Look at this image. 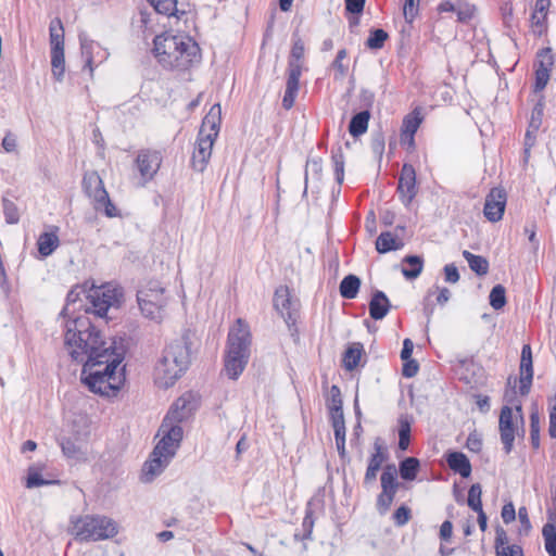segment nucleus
<instances>
[{
    "label": "nucleus",
    "mask_w": 556,
    "mask_h": 556,
    "mask_svg": "<svg viewBox=\"0 0 556 556\" xmlns=\"http://www.w3.org/2000/svg\"><path fill=\"white\" fill-rule=\"evenodd\" d=\"M419 469V460L415 457H407L400 464V475L404 480H414Z\"/></svg>",
    "instance_id": "nucleus-38"
},
{
    "label": "nucleus",
    "mask_w": 556,
    "mask_h": 556,
    "mask_svg": "<svg viewBox=\"0 0 556 556\" xmlns=\"http://www.w3.org/2000/svg\"><path fill=\"white\" fill-rule=\"evenodd\" d=\"M122 296V291L114 286L92 287L87 294L90 306L86 313L92 312L99 317H104L110 308L118 307Z\"/></svg>",
    "instance_id": "nucleus-11"
},
{
    "label": "nucleus",
    "mask_w": 556,
    "mask_h": 556,
    "mask_svg": "<svg viewBox=\"0 0 556 556\" xmlns=\"http://www.w3.org/2000/svg\"><path fill=\"white\" fill-rule=\"evenodd\" d=\"M448 467L459 473L464 478H468L471 473V465L468 457L460 452H453L446 458Z\"/></svg>",
    "instance_id": "nucleus-28"
},
{
    "label": "nucleus",
    "mask_w": 556,
    "mask_h": 556,
    "mask_svg": "<svg viewBox=\"0 0 556 556\" xmlns=\"http://www.w3.org/2000/svg\"><path fill=\"white\" fill-rule=\"evenodd\" d=\"M445 281L456 283L459 280L457 267L454 264H447L444 267Z\"/></svg>",
    "instance_id": "nucleus-63"
},
{
    "label": "nucleus",
    "mask_w": 556,
    "mask_h": 556,
    "mask_svg": "<svg viewBox=\"0 0 556 556\" xmlns=\"http://www.w3.org/2000/svg\"><path fill=\"white\" fill-rule=\"evenodd\" d=\"M477 13V8L475 4L469 3L467 1H457L456 7V15L457 20L462 23H467L471 21Z\"/></svg>",
    "instance_id": "nucleus-41"
},
{
    "label": "nucleus",
    "mask_w": 556,
    "mask_h": 556,
    "mask_svg": "<svg viewBox=\"0 0 556 556\" xmlns=\"http://www.w3.org/2000/svg\"><path fill=\"white\" fill-rule=\"evenodd\" d=\"M250 357L242 354H235L232 351L226 350L225 354V372L230 379H238V377L245 369Z\"/></svg>",
    "instance_id": "nucleus-22"
},
{
    "label": "nucleus",
    "mask_w": 556,
    "mask_h": 556,
    "mask_svg": "<svg viewBox=\"0 0 556 556\" xmlns=\"http://www.w3.org/2000/svg\"><path fill=\"white\" fill-rule=\"evenodd\" d=\"M390 301L382 291H376L369 303V314L375 320L386 317L390 309Z\"/></svg>",
    "instance_id": "nucleus-27"
},
{
    "label": "nucleus",
    "mask_w": 556,
    "mask_h": 556,
    "mask_svg": "<svg viewBox=\"0 0 556 556\" xmlns=\"http://www.w3.org/2000/svg\"><path fill=\"white\" fill-rule=\"evenodd\" d=\"M182 434L180 425L163 420L156 434L159 441L142 468L144 482H151L168 466L180 445Z\"/></svg>",
    "instance_id": "nucleus-4"
},
{
    "label": "nucleus",
    "mask_w": 556,
    "mask_h": 556,
    "mask_svg": "<svg viewBox=\"0 0 556 556\" xmlns=\"http://www.w3.org/2000/svg\"><path fill=\"white\" fill-rule=\"evenodd\" d=\"M481 495V485L479 483L472 484L468 491L467 504L475 511L482 509Z\"/></svg>",
    "instance_id": "nucleus-44"
},
{
    "label": "nucleus",
    "mask_w": 556,
    "mask_h": 556,
    "mask_svg": "<svg viewBox=\"0 0 556 556\" xmlns=\"http://www.w3.org/2000/svg\"><path fill=\"white\" fill-rule=\"evenodd\" d=\"M419 1L420 0H405L403 13L406 21L412 22L415 18L418 12Z\"/></svg>",
    "instance_id": "nucleus-55"
},
{
    "label": "nucleus",
    "mask_w": 556,
    "mask_h": 556,
    "mask_svg": "<svg viewBox=\"0 0 556 556\" xmlns=\"http://www.w3.org/2000/svg\"><path fill=\"white\" fill-rule=\"evenodd\" d=\"M83 188L89 199L92 200L96 211H103L106 217L119 216V211L112 203L104 184L94 170L87 172L83 178Z\"/></svg>",
    "instance_id": "nucleus-10"
},
{
    "label": "nucleus",
    "mask_w": 556,
    "mask_h": 556,
    "mask_svg": "<svg viewBox=\"0 0 556 556\" xmlns=\"http://www.w3.org/2000/svg\"><path fill=\"white\" fill-rule=\"evenodd\" d=\"M45 469L46 465L42 463H36L30 465L26 470L25 488L36 489L55 483L56 481L48 479L43 476Z\"/></svg>",
    "instance_id": "nucleus-23"
},
{
    "label": "nucleus",
    "mask_w": 556,
    "mask_h": 556,
    "mask_svg": "<svg viewBox=\"0 0 556 556\" xmlns=\"http://www.w3.org/2000/svg\"><path fill=\"white\" fill-rule=\"evenodd\" d=\"M403 264L405 266L402 268V274L407 279L417 278L424 268V261L420 256L417 255H408L404 257Z\"/></svg>",
    "instance_id": "nucleus-31"
},
{
    "label": "nucleus",
    "mask_w": 556,
    "mask_h": 556,
    "mask_svg": "<svg viewBox=\"0 0 556 556\" xmlns=\"http://www.w3.org/2000/svg\"><path fill=\"white\" fill-rule=\"evenodd\" d=\"M530 439L532 446L538 448L540 446V417L536 412L530 416Z\"/></svg>",
    "instance_id": "nucleus-48"
},
{
    "label": "nucleus",
    "mask_w": 556,
    "mask_h": 556,
    "mask_svg": "<svg viewBox=\"0 0 556 556\" xmlns=\"http://www.w3.org/2000/svg\"><path fill=\"white\" fill-rule=\"evenodd\" d=\"M533 379L532 352L529 344L522 346L520 359V387L519 391L522 395L529 393Z\"/></svg>",
    "instance_id": "nucleus-19"
},
{
    "label": "nucleus",
    "mask_w": 556,
    "mask_h": 556,
    "mask_svg": "<svg viewBox=\"0 0 556 556\" xmlns=\"http://www.w3.org/2000/svg\"><path fill=\"white\" fill-rule=\"evenodd\" d=\"M422 122L420 110L415 109L408 114L402 126L401 140L407 142L409 146H414V136Z\"/></svg>",
    "instance_id": "nucleus-24"
},
{
    "label": "nucleus",
    "mask_w": 556,
    "mask_h": 556,
    "mask_svg": "<svg viewBox=\"0 0 556 556\" xmlns=\"http://www.w3.org/2000/svg\"><path fill=\"white\" fill-rule=\"evenodd\" d=\"M154 10L167 16L176 15L177 10V0H148Z\"/></svg>",
    "instance_id": "nucleus-42"
},
{
    "label": "nucleus",
    "mask_w": 556,
    "mask_h": 556,
    "mask_svg": "<svg viewBox=\"0 0 556 556\" xmlns=\"http://www.w3.org/2000/svg\"><path fill=\"white\" fill-rule=\"evenodd\" d=\"M152 53L169 71H188L201 60L200 48L191 37L168 31L155 36Z\"/></svg>",
    "instance_id": "nucleus-3"
},
{
    "label": "nucleus",
    "mask_w": 556,
    "mask_h": 556,
    "mask_svg": "<svg viewBox=\"0 0 556 556\" xmlns=\"http://www.w3.org/2000/svg\"><path fill=\"white\" fill-rule=\"evenodd\" d=\"M506 206V192L502 188H493L485 198L483 213L492 223L502 219Z\"/></svg>",
    "instance_id": "nucleus-17"
},
{
    "label": "nucleus",
    "mask_w": 556,
    "mask_h": 556,
    "mask_svg": "<svg viewBox=\"0 0 556 556\" xmlns=\"http://www.w3.org/2000/svg\"><path fill=\"white\" fill-rule=\"evenodd\" d=\"M162 154L156 150L144 149L138 152L136 165L143 182L151 180L160 169Z\"/></svg>",
    "instance_id": "nucleus-15"
},
{
    "label": "nucleus",
    "mask_w": 556,
    "mask_h": 556,
    "mask_svg": "<svg viewBox=\"0 0 556 556\" xmlns=\"http://www.w3.org/2000/svg\"><path fill=\"white\" fill-rule=\"evenodd\" d=\"M548 433L552 438H556V403L549 407Z\"/></svg>",
    "instance_id": "nucleus-64"
},
{
    "label": "nucleus",
    "mask_w": 556,
    "mask_h": 556,
    "mask_svg": "<svg viewBox=\"0 0 556 556\" xmlns=\"http://www.w3.org/2000/svg\"><path fill=\"white\" fill-rule=\"evenodd\" d=\"M252 336L249 325L241 318H238L235 325L229 329L227 339V349L235 354L251 356Z\"/></svg>",
    "instance_id": "nucleus-13"
},
{
    "label": "nucleus",
    "mask_w": 556,
    "mask_h": 556,
    "mask_svg": "<svg viewBox=\"0 0 556 556\" xmlns=\"http://www.w3.org/2000/svg\"><path fill=\"white\" fill-rule=\"evenodd\" d=\"M539 58V65L536 68L546 67L547 72H551V68L553 66V56L551 54L549 49L541 50L538 54Z\"/></svg>",
    "instance_id": "nucleus-56"
},
{
    "label": "nucleus",
    "mask_w": 556,
    "mask_h": 556,
    "mask_svg": "<svg viewBox=\"0 0 556 556\" xmlns=\"http://www.w3.org/2000/svg\"><path fill=\"white\" fill-rule=\"evenodd\" d=\"M518 554H521V548L518 545L496 547V556H517Z\"/></svg>",
    "instance_id": "nucleus-61"
},
{
    "label": "nucleus",
    "mask_w": 556,
    "mask_h": 556,
    "mask_svg": "<svg viewBox=\"0 0 556 556\" xmlns=\"http://www.w3.org/2000/svg\"><path fill=\"white\" fill-rule=\"evenodd\" d=\"M418 369H419V365L415 359L408 358L406 361H403L402 372H403L404 377H407V378L414 377L415 375H417Z\"/></svg>",
    "instance_id": "nucleus-58"
},
{
    "label": "nucleus",
    "mask_w": 556,
    "mask_h": 556,
    "mask_svg": "<svg viewBox=\"0 0 556 556\" xmlns=\"http://www.w3.org/2000/svg\"><path fill=\"white\" fill-rule=\"evenodd\" d=\"M274 306L283 318H291L295 309V301L286 286H280L274 294Z\"/></svg>",
    "instance_id": "nucleus-21"
},
{
    "label": "nucleus",
    "mask_w": 556,
    "mask_h": 556,
    "mask_svg": "<svg viewBox=\"0 0 556 556\" xmlns=\"http://www.w3.org/2000/svg\"><path fill=\"white\" fill-rule=\"evenodd\" d=\"M50 50H64V27L60 18H54L49 25Z\"/></svg>",
    "instance_id": "nucleus-29"
},
{
    "label": "nucleus",
    "mask_w": 556,
    "mask_h": 556,
    "mask_svg": "<svg viewBox=\"0 0 556 556\" xmlns=\"http://www.w3.org/2000/svg\"><path fill=\"white\" fill-rule=\"evenodd\" d=\"M359 287V278L355 275H349L340 283V294L344 299H354L358 293Z\"/></svg>",
    "instance_id": "nucleus-35"
},
{
    "label": "nucleus",
    "mask_w": 556,
    "mask_h": 556,
    "mask_svg": "<svg viewBox=\"0 0 556 556\" xmlns=\"http://www.w3.org/2000/svg\"><path fill=\"white\" fill-rule=\"evenodd\" d=\"M50 54L52 75L58 81H62L65 74L64 50L50 51Z\"/></svg>",
    "instance_id": "nucleus-37"
},
{
    "label": "nucleus",
    "mask_w": 556,
    "mask_h": 556,
    "mask_svg": "<svg viewBox=\"0 0 556 556\" xmlns=\"http://www.w3.org/2000/svg\"><path fill=\"white\" fill-rule=\"evenodd\" d=\"M490 305L494 309H501L506 304V292L502 285H496L490 292Z\"/></svg>",
    "instance_id": "nucleus-43"
},
{
    "label": "nucleus",
    "mask_w": 556,
    "mask_h": 556,
    "mask_svg": "<svg viewBox=\"0 0 556 556\" xmlns=\"http://www.w3.org/2000/svg\"><path fill=\"white\" fill-rule=\"evenodd\" d=\"M197 408V402L191 393H185L175 401L164 420L179 425Z\"/></svg>",
    "instance_id": "nucleus-18"
},
{
    "label": "nucleus",
    "mask_w": 556,
    "mask_h": 556,
    "mask_svg": "<svg viewBox=\"0 0 556 556\" xmlns=\"http://www.w3.org/2000/svg\"><path fill=\"white\" fill-rule=\"evenodd\" d=\"M410 519V509L404 505L400 506L393 514V520L396 526L402 527Z\"/></svg>",
    "instance_id": "nucleus-53"
},
{
    "label": "nucleus",
    "mask_w": 556,
    "mask_h": 556,
    "mask_svg": "<svg viewBox=\"0 0 556 556\" xmlns=\"http://www.w3.org/2000/svg\"><path fill=\"white\" fill-rule=\"evenodd\" d=\"M401 247L402 243L399 238L389 231L381 232L376 240V250L379 253H387L393 250H397Z\"/></svg>",
    "instance_id": "nucleus-32"
},
{
    "label": "nucleus",
    "mask_w": 556,
    "mask_h": 556,
    "mask_svg": "<svg viewBox=\"0 0 556 556\" xmlns=\"http://www.w3.org/2000/svg\"><path fill=\"white\" fill-rule=\"evenodd\" d=\"M394 497L395 493L381 490L376 503L377 510L380 515L387 514L393 503Z\"/></svg>",
    "instance_id": "nucleus-47"
},
{
    "label": "nucleus",
    "mask_w": 556,
    "mask_h": 556,
    "mask_svg": "<svg viewBox=\"0 0 556 556\" xmlns=\"http://www.w3.org/2000/svg\"><path fill=\"white\" fill-rule=\"evenodd\" d=\"M388 39V34L383 29H375L370 33L366 46L369 49H381L384 45V41Z\"/></svg>",
    "instance_id": "nucleus-46"
},
{
    "label": "nucleus",
    "mask_w": 556,
    "mask_h": 556,
    "mask_svg": "<svg viewBox=\"0 0 556 556\" xmlns=\"http://www.w3.org/2000/svg\"><path fill=\"white\" fill-rule=\"evenodd\" d=\"M304 53L303 40L298 36H293V46L288 60L286 91L282 99V106L286 110H290L293 106L298 96L300 76L304 64Z\"/></svg>",
    "instance_id": "nucleus-9"
},
{
    "label": "nucleus",
    "mask_w": 556,
    "mask_h": 556,
    "mask_svg": "<svg viewBox=\"0 0 556 556\" xmlns=\"http://www.w3.org/2000/svg\"><path fill=\"white\" fill-rule=\"evenodd\" d=\"M542 534L546 552L549 556H556V527L552 523H546L543 527Z\"/></svg>",
    "instance_id": "nucleus-40"
},
{
    "label": "nucleus",
    "mask_w": 556,
    "mask_h": 556,
    "mask_svg": "<svg viewBox=\"0 0 556 556\" xmlns=\"http://www.w3.org/2000/svg\"><path fill=\"white\" fill-rule=\"evenodd\" d=\"M551 77V72H547L546 67L536 68L535 70V83H534V90L541 91L543 90Z\"/></svg>",
    "instance_id": "nucleus-51"
},
{
    "label": "nucleus",
    "mask_w": 556,
    "mask_h": 556,
    "mask_svg": "<svg viewBox=\"0 0 556 556\" xmlns=\"http://www.w3.org/2000/svg\"><path fill=\"white\" fill-rule=\"evenodd\" d=\"M549 5L551 0H535L530 17V26L532 33L536 36H542L546 31Z\"/></svg>",
    "instance_id": "nucleus-20"
},
{
    "label": "nucleus",
    "mask_w": 556,
    "mask_h": 556,
    "mask_svg": "<svg viewBox=\"0 0 556 556\" xmlns=\"http://www.w3.org/2000/svg\"><path fill=\"white\" fill-rule=\"evenodd\" d=\"M374 447L375 453L369 458L367 470L364 477V483L366 485L372 483L376 480L377 473L386 459V454L379 440L375 441Z\"/></svg>",
    "instance_id": "nucleus-25"
},
{
    "label": "nucleus",
    "mask_w": 556,
    "mask_h": 556,
    "mask_svg": "<svg viewBox=\"0 0 556 556\" xmlns=\"http://www.w3.org/2000/svg\"><path fill=\"white\" fill-rule=\"evenodd\" d=\"M62 452L67 458H79V447L72 440H64L61 443Z\"/></svg>",
    "instance_id": "nucleus-54"
},
{
    "label": "nucleus",
    "mask_w": 556,
    "mask_h": 556,
    "mask_svg": "<svg viewBox=\"0 0 556 556\" xmlns=\"http://www.w3.org/2000/svg\"><path fill=\"white\" fill-rule=\"evenodd\" d=\"M124 349L114 339H104L87 316L67 320L64 333V351L75 362L83 365L89 361L101 359L104 352Z\"/></svg>",
    "instance_id": "nucleus-1"
},
{
    "label": "nucleus",
    "mask_w": 556,
    "mask_h": 556,
    "mask_svg": "<svg viewBox=\"0 0 556 556\" xmlns=\"http://www.w3.org/2000/svg\"><path fill=\"white\" fill-rule=\"evenodd\" d=\"M348 56V52L345 49H341L338 51L334 61L332 62V68L334 70V79H343L349 70V64L345 63V59Z\"/></svg>",
    "instance_id": "nucleus-39"
},
{
    "label": "nucleus",
    "mask_w": 556,
    "mask_h": 556,
    "mask_svg": "<svg viewBox=\"0 0 556 556\" xmlns=\"http://www.w3.org/2000/svg\"><path fill=\"white\" fill-rule=\"evenodd\" d=\"M363 354V345L361 343L351 344L343 355V366L346 370L355 369L361 361Z\"/></svg>",
    "instance_id": "nucleus-33"
},
{
    "label": "nucleus",
    "mask_w": 556,
    "mask_h": 556,
    "mask_svg": "<svg viewBox=\"0 0 556 556\" xmlns=\"http://www.w3.org/2000/svg\"><path fill=\"white\" fill-rule=\"evenodd\" d=\"M68 531L78 542H98L114 538L118 525L104 515H83L71 518Z\"/></svg>",
    "instance_id": "nucleus-6"
},
{
    "label": "nucleus",
    "mask_w": 556,
    "mask_h": 556,
    "mask_svg": "<svg viewBox=\"0 0 556 556\" xmlns=\"http://www.w3.org/2000/svg\"><path fill=\"white\" fill-rule=\"evenodd\" d=\"M502 519L505 523H510L516 518V510L513 503L505 504L501 511Z\"/></svg>",
    "instance_id": "nucleus-60"
},
{
    "label": "nucleus",
    "mask_w": 556,
    "mask_h": 556,
    "mask_svg": "<svg viewBox=\"0 0 556 556\" xmlns=\"http://www.w3.org/2000/svg\"><path fill=\"white\" fill-rule=\"evenodd\" d=\"M463 256L468 262V265L472 271H475L479 276H484L489 271V262L485 257L480 255H475L469 251H464Z\"/></svg>",
    "instance_id": "nucleus-36"
},
{
    "label": "nucleus",
    "mask_w": 556,
    "mask_h": 556,
    "mask_svg": "<svg viewBox=\"0 0 556 556\" xmlns=\"http://www.w3.org/2000/svg\"><path fill=\"white\" fill-rule=\"evenodd\" d=\"M137 301L146 318L160 321L164 317L169 294L161 281L149 280L138 290Z\"/></svg>",
    "instance_id": "nucleus-8"
},
{
    "label": "nucleus",
    "mask_w": 556,
    "mask_h": 556,
    "mask_svg": "<svg viewBox=\"0 0 556 556\" xmlns=\"http://www.w3.org/2000/svg\"><path fill=\"white\" fill-rule=\"evenodd\" d=\"M518 518L521 525L520 533L528 534L531 530V522L528 516V510L526 507H520L518 510Z\"/></svg>",
    "instance_id": "nucleus-59"
},
{
    "label": "nucleus",
    "mask_w": 556,
    "mask_h": 556,
    "mask_svg": "<svg viewBox=\"0 0 556 556\" xmlns=\"http://www.w3.org/2000/svg\"><path fill=\"white\" fill-rule=\"evenodd\" d=\"M332 428H333V432H334L337 450H338L340 456L343 457L345 455V425H343V426L339 425V426H334Z\"/></svg>",
    "instance_id": "nucleus-50"
},
{
    "label": "nucleus",
    "mask_w": 556,
    "mask_h": 556,
    "mask_svg": "<svg viewBox=\"0 0 556 556\" xmlns=\"http://www.w3.org/2000/svg\"><path fill=\"white\" fill-rule=\"evenodd\" d=\"M542 114H543V108L541 104H538L532 112V116H531V121H530V128H532L533 130L539 129V127L541 126V123H542Z\"/></svg>",
    "instance_id": "nucleus-62"
},
{
    "label": "nucleus",
    "mask_w": 556,
    "mask_h": 556,
    "mask_svg": "<svg viewBox=\"0 0 556 556\" xmlns=\"http://www.w3.org/2000/svg\"><path fill=\"white\" fill-rule=\"evenodd\" d=\"M328 408H342V399L340 389L337 386H332L330 389V397Z\"/></svg>",
    "instance_id": "nucleus-57"
},
{
    "label": "nucleus",
    "mask_w": 556,
    "mask_h": 556,
    "mask_svg": "<svg viewBox=\"0 0 556 556\" xmlns=\"http://www.w3.org/2000/svg\"><path fill=\"white\" fill-rule=\"evenodd\" d=\"M3 213L8 224H16L20 220L18 208L14 202L3 199Z\"/></svg>",
    "instance_id": "nucleus-49"
},
{
    "label": "nucleus",
    "mask_w": 556,
    "mask_h": 556,
    "mask_svg": "<svg viewBox=\"0 0 556 556\" xmlns=\"http://www.w3.org/2000/svg\"><path fill=\"white\" fill-rule=\"evenodd\" d=\"M332 163L336 173V179L339 184H342L344 178V157L341 152L332 155Z\"/></svg>",
    "instance_id": "nucleus-52"
},
{
    "label": "nucleus",
    "mask_w": 556,
    "mask_h": 556,
    "mask_svg": "<svg viewBox=\"0 0 556 556\" xmlns=\"http://www.w3.org/2000/svg\"><path fill=\"white\" fill-rule=\"evenodd\" d=\"M58 231V227H52L49 231H45L38 237V252L42 257L51 255L60 245Z\"/></svg>",
    "instance_id": "nucleus-26"
},
{
    "label": "nucleus",
    "mask_w": 556,
    "mask_h": 556,
    "mask_svg": "<svg viewBox=\"0 0 556 556\" xmlns=\"http://www.w3.org/2000/svg\"><path fill=\"white\" fill-rule=\"evenodd\" d=\"M523 426L521 405L515 408L504 406L500 414L498 429L504 451L509 454L514 447V441L519 428Z\"/></svg>",
    "instance_id": "nucleus-12"
},
{
    "label": "nucleus",
    "mask_w": 556,
    "mask_h": 556,
    "mask_svg": "<svg viewBox=\"0 0 556 556\" xmlns=\"http://www.w3.org/2000/svg\"><path fill=\"white\" fill-rule=\"evenodd\" d=\"M189 365V349L182 339L166 345L154 368V383L162 389L173 387Z\"/></svg>",
    "instance_id": "nucleus-5"
},
{
    "label": "nucleus",
    "mask_w": 556,
    "mask_h": 556,
    "mask_svg": "<svg viewBox=\"0 0 556 556\" xmlns=\"http://www.w3.org/2000/svg\"><path fill=\"white\" fill-rule=\"evenodd\" d=\"M381 490L395 493L399 489L397 470L394 465L384 467L380 477Z\"/></svg>",
    "instance_id": "nucleus-30"
},
{
    "label": "nucleus",
    "mask_w": 556,
    "mask_h": 556,
    "mask_svg": "<svg viewBox=\"0 0 556 556\" xmlns=\"http://www.w3.org/2000/svg\"><path fill=\"white\" fill-rule=\"evenodd\" d=\"M397 192L405 206H409L417 195L416 170L409 164H404L399 178Z\"/></svg>",
    "instance_id": "nucleus-16"
},
{
    "label": "nucleus",
    "mask_w": 556,
    "mask_h": 556,
    "mask_svg": "<svg viewBox=\"0 0 556 556\" xmlns=\"http://www.w3.org/2000/svg\"><path fill=\"white\" fill-rule=\"evenodd\" d=\"M125 350L104 352L101 359L89 361L83 365L80 380L92 393L104 397H114L125 383L123 365Z\"/></svg>",
    "instance_id": "nucleus-2"
},
{
    "label": "nucleus",
    "mask_w": 556,
    "mask_h": 556,
    "mask_svg": "<svg viewBox=\"0 0 556 556\" xmlns=\"http://www.w3.org/2000/svg\"><path fill=\"white\" fill-rule=\"evenodd\" d=\"M369 112L362 111L354 115L349 125V131L353 137H358L367 131L369 122Z\"/></svg>",
    "instance_id": "nucleus-34"
},
{
    "label": "nucleus",
    "mask_w": 556,
    "mask_h": 556,
    "mask_svg": "<svg viewBox=\"0 0 556 556\" xmlns=\"http://www.w3.org/2000/svg\"><path fill=\"white\" fill-rule=\"evenodd\" d=\"M222 108L214 104L204 116L199 136L194 146L191 164L198 172H203L212 156L213 146L219 132Z\"/></svg>",
    "instance_id": "nucleus-7"
},
{
    "label": "nucleus",
    "mask_w": 556,
    "mask_h": 556,
    "mask_svg": "<svg viewBox=\"0 0 556 556\" xmlns=\"http://www.w3.org/2000/svg\"><path fill=\"white\" fill-rule=\"evenodd\" d=\"M410 438V424L407 419H400V429H399V447L402 451L407 450L409 445Z\"/></svg>",
    "instance_id": "nucleus-45"
},
{
    "label": "nucleus",
    "mask_w": 556,
    "mask_h": 556,
    "mask_svg": "<svg viewBox=\"0 0 556 556\" xmlns=\"http://www.w3.org/2000/svg\"><path fill=\"white\" fill-rule=\"evenodd\" d=\"M79 41L81 54L85 59V67L89 70V73L92 76L94 70L109 59L110 53L106 48L102 47L99 42L89 39L86 35H80Z\"/></svg>",
    "instance_id": "nucleus-14"
}]
</instances>
